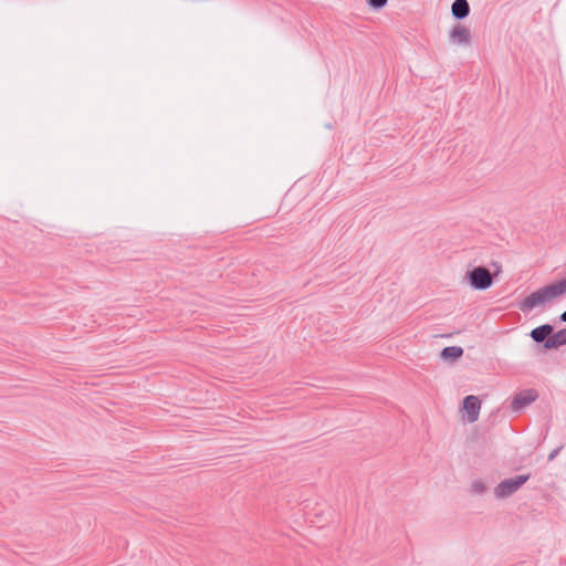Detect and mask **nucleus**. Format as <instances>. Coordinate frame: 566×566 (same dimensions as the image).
Listing matches in <instances>:
<instances>
[{
	"instance_id": "obj_1",
	"label": "nucleus",
	"mask_w": 566,
	"mask_h": 566,
	"mask_svg": "<svg viewBox=\"0 0 566 566\" xmlns=\"http://www.w3.org/2000/svg\"><path fill=\"white\" fill-rule=\"evenodd\" d=\"M566 293V285L563 280L548 284L526 296L518 305L523 313H528L535 307L552 302Z\"/></svg>"
},
{
	"instance_id": "obj_2",
	"label": "nucleus",
	"mask_w": 566,
	"mask_h": 566,
	"mask_svg": "<svg viewBox=\"0 0 566 566\" xmlns=\"http://www.w3.org/2000/svg\"><path fill=\"white\" fill-rule=\"evenodd\" d=\"M495 268L494 274L484 266H474L472 270L467 272V279L472 289L478 291H484L492 286L494 276L501 272V265L493 263Z\"/></svg>"
},
{
	"instance_id": "obj_3",
	"label": "nucleus",
	"mask_w": 566,
	"mask_h": 566,
	"mask_svg": "<svg viewBox=\"0 0 566 566\" xmlns=\"http://www.w3.org/2000/svg\"><path fill=\"white\" fill-rule=\"evenodd\" d=\"M530 474H521L501 481L494 488V496L499 500L510 497L530 480Z\"/></svg>"
},
{
	"instance_id": "obj_4",
	"label": "nucleus",
	"mask_w": 566,
	"mask_h": 566,
	"mask_svg": "<svg viewBox=\"0 0 566 566\" xmlns=\"http://www.w3.org/2000/svg\"><path fill=\"white\" fill-rule=\"evenodd\" d=\"M537 398V392L534 389L522 390L515 395L512 400L511 407L514 411H518L524 407L531 405Z\"/></svg>"
},
{
	"instance_id": "obj_5",
	"label": "nucleus",
	"mask_w": 566,
	"mask_h": 566,
	"mask_svg": "<svg viewBox=\"0 0 566 566\" xmlns=\"http://www.w3.org/2000/svg\"><path fill=\"white\" fill-rule=\"evenodd\" d=\"M463 409L467 412L469 422H475L479 419L481 401L476 396L470 395L463 399Z\"/></svg>"
},
{
	"instance_id": "obj_6",
	"label": "nucleus",
	"mask_w": 566,
	"mask_h": 566,
	"mask_svg": "<svg viewBox=\"0 0 566 566\" xmlns=\"http://www.w3.org/2000/svg\"><path fill=\"white\" fill-rule=\"evenodd\" d=\"M450 40L454 44L469 45L471 33L465 27L458 24L450 32Z\"/></svg>"
},
{
	"instance_id": "obj_7",
	"label": "nucleus",
	"mask_w": 566,
	"mask_h": 566,
	"mask_svg": "<svg viewBox=\"0 0 566 566\" xmlns=\"http://www.w3.org/2000/svg\"><path fill=\"white\" fill-rule=\"evenodd\" d=\"M554 327L551 324H543L533 328L530 333L531 338L538 344H544L552 335Z\"/></svg>"
},
{
	"instance_id": "obj_8",
	"label": "nucleus",
	"mask_w": 566,
	"mask_h": 566,
	"mask_svg": "<svg viewBox=\"0 0 566 566\" xmlns=\"http://www.w3.org/2000/svg\"><path fill=\"white\" fill-rule=\"evenodd\" d=\"M451 12L458 20L467 18L470 13L469 2L467 0H454L451 6Z\"/></svg>"
},
{
	"instance_id": "obj_9",
	"label": "nucleus",
	"mask_w": 566,
	"mask_h": 566,
	"mask_svg": "<svg viewBox=\"0 0 566 566\" xmlns=\"http://www.w3.org/2000/svg\"><path fill=\"white\" fill-rule=\"evenodd\" d=\"M566 345V328H563L558 331L557 333L553 334L545 343L544 348L545 349H553L558 348L560 346Z\"/></svg>"
},
{
	"instance_id": "obj_10",
	"label": "nucleus",
	"mask_w": 566,
	"mask_h": 566,
	"mask_svg": "<svg viewBox=\"0 0 566 566\" xmlns=\"http://www.w3.org/2000/svg\"><path fill=\"white\" fill-rule=\"evenodd\" d=\"M463 355V349L460 346H448L441 350V358L444 360H455Z\"/></svg>"
},
{
	"instance_id": "obj_11",
	"label": "nucleus",
	"mask_w": 566,
	"mask_h": 566,
	"mask_svg": "<svg viewBox=\"0 0 566 566\" xmlns=\"http://www.w3.org/2000/svg\"><path fill=\"white\" fill-rule=\"evenodd\" d=\"M470 491L476 495H482L486 491L484 482L480 479L473 480L470 486Z\"/></svg>"
},
{
	"instance_id": "obj_12",
	"label": "nucleus",
	"mask_w": 566,
	"mask_h": 566,
	"mask_svg": "<svg viewBox=\"0 0 566 566\" xmlns=\"http://www.w3.org/2000/svg\"><path fill=\"white\" fill-rule=\"evenodd\" d=\"M388 0H367L368 6L375 10L384 8Z\"/></svg>"
},
{
	"instance_id": "obj_13",
	"label": "nucleus",
	"mask_w": 566,
	"mask_h": 566,
	"mask_svg": "<svg viewBox=\"0 0 566 566\" xmlns=\"http://www.w3.org/2000/svg\"><path fill=\"white\" fill-rule=\"evenodd\" d=\"M562 449H563V446H559L556 449L552 450L548 454V461H553L558 455V453L560 452Z\"/></svg>"
},
{
	"instance_id": "obj_14",
	"label": "nucleus",
	"mask_w": 566,
	"mask_h": 566,
	"mask_svg": "<svg viewBox=\"0 0 566 566\" xmlns=\"http://www.w3.org/2000/svg\"><path fill=\"white\" fill-rule=\"evenodd\" d=\"M560 321L566 323V311L562 313Z\"/></svg>"
}]
</instances>
